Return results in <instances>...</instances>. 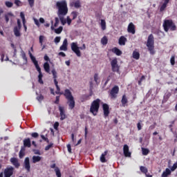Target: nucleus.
I'll return each mask as SVG.
<instances>
[{
  "label": "nucleus",
  "mask_w": 177,
  "mask_h": 177,
  "mask_svg": "<svg viewBox=\"0 0 177 177\" xmlns=\"http://www.w3.org/2000/svg\"><path fill=\"white\" fill-rule=\"evenodd\" d=\"M56 6L58 9L57 16L58 17H64L68 13V8H67V1L65 0L57 1Z\"/></svg>",
  "instance_id": "obj_1"
},
{
  "label": "nucleus",
  "mask_w": 177,
  "mask_h": 177,
  "mask_svg": "<svg viewBox=\"0 0 177 177\" xmlns=\"http://www.w3.org/2000/svg\"><path fill=\"white\" fill-rule=\"evenodd\" d=\"M64 96H65L66 99L68 100L67 104H68L69 109L73 110V109L75 107V100H74V97L71 91L68 88L65 89Z\"/></svg>",
  "instance_id": "obj_2"
},
{
  "label": "nucleus",
  "mask_w": 177,
  "mask_h": 177,
  "mask_svg": "<svg viewBox=\"0 0 177 177\" xmlns=\"http://www.w3.org/2000/svg\"><path fill=\"white\" fill-rule=\"evenodd\" d=\"M163 28L166 32H168L169 29L171 31H176V25H175L172 19L165 20L163 23Z\"/></svg>",
  "instance_id": "obj_3"
},
{
  "label": "nucleus",
  "mask_w": 177,
  "mask_h": 177,
  "mask_svg": "<svg viewBox=\"0 0 177 177\" xmlns=\"http://www.w3.org/2000/svg\"><path fill=\"white\" fill-rule=\"evenodd\" d=\"M147 46L150 55H156V50H154V36L153 34L149 35L147 41Z\"/></svg>",
  "instance_id": "obj_4"
},
{
  "label": "nucleus",
  "mask_w": 177,
  "mask_h": 177,
  "mask_svg": "<svg viewBox=\"0 0 177 177\" xmlns=\"http://www.w3.org/2000/svg\"><path fill=\"white\" fill-rule=\"evenodd\" d=\"M71 48L77 57H81V50H85L86 49V46L84 44L82 47H78L77 42H73L71 44ZM80 49L81 50H80Z\"/></svg>",
  "instance_id": "obj_5"
},
{
  "label": "nucleus",
  "mask_w": 177,
  "mask_h": 177,
  "mask_svg": "<svg viewBox=\"0 0 177 177\" xmlns=\"http://www.w3.org/2000/svg\"><path fill=\"white\" fill-rule=\"evenodd\" d=\"M100 99L97 98L91 103L90 113H91L93 115H97L99 109L100 108Z\"/></svg>",
  "instance_id": "obj_6"
},
{
  "label": "nucleus",
  "mask_w": 177,
  "mask_h": 177,
  "mask_svg": "<svg viewBox=\"0 0 177 177\" xmlns=\"http://www.w3.org/2000/svg\"><path fill=\"white\" fill-rule=\"evenodd\" d=\"M111 70L113 73H120V66H118V61L117 58L113 59L111 62Z\"/></svg>",
  "instance_id": "obj_7"
},
{
  "label": "nucleus",
  "mask_w": 177,
  "mask_h": 177,
  "mask_svg": "<svg viewBox=\"0 0 177 177\" xmlns=\"http://www.w3.org/2000/svg\"><path fill=\"white\" fill-rule=\"evenodd\" d=\"M15 173V167L10 166L4 169V177H10Z\"/></svg>",
  "instance_id": "obj_8"
},
{
  "label": "nucleus",
  "mask_w": 177,
  "mask_h": 177,
  "mask_svg": "<svg viewBox=\"0 0 177 177\" xmlns=\"http://www.w3.org/2000/svg\"><path fill=\"white\" fill-rule=\"evenodd\" d=\"M118 92H120V88L118 87V86H113L110 92L111 97L112 99H115V97H117V94H118Z\"/></svg>",
  "instance_id": "obj_9"
},
{
  "label": "nucleus",
  "mask_w": 177,
  "mask_h": 177,
  "mask_svg": "<svg viewBox=\"0 0 177 177\" xmlns=\"http://www.w3.org/2000/svg\"><path fill=\"white\" fill-rule=\"evenodd\" d=\"M24 167L26 169L27 172H30L31 169V165H30V158L26 157L24 161Z\"/></svg>",
  "instance_id": "obj_10"
},
{
  "label": "nucleus",
  "mask_w": 177,
  "mask_h": 177,
  "mask_svg": "<svg viewBox=\"0 0 177 177\" xmlns=\"http://www.w3.org/2000/svg\"><path fill=\"white\" fill-rule=\"evenodd\" d=\"M102 109L104 111V117L106 118V117H109V114H110V111H109L110 107L109 106V104H102Z\"/></svg>",
  "instance_id": "obj_11"
},
{
  "label": "nucleus",
  "mask_w": 177,
  "mask_h": 177,
  "mask_svg": "<svg viewBox=\"0 0 177 177\" xmlns=\"http://www.w3.org/2000/svg\"><path fill=\"white\" fill-rule=\"evenodd\" d=\"M10 162L15 168L19 169L20 167V162H19V159L17 158H11Z\"/></svg>",
  "instance_id": "obj_12"
},
{
  "label": "nucleus",
  "mask_w": 177,
  "mask_h": 177,
  "mask_svg": "<svg viewBox=\"0 0 177 177\" xmlns=\"http://www.w3.org/2000/svg\"><path fill=\"white\" fill-rule=\"evenodd\" d=\"M127 31L128 32H130V34H135L136 30H135V25L133 24V23L131 22L127 28Z\"/></svg>",
  "instance_id": "obj_13"
},
{
  "label": "nucleus",
  "mask_w": 177,
  "mask_h": 177,
  "mask_svg": "<svg viewBox=\"0 0 177 177\" xmlns=\"http://www.w3.org/2000/svg\"><path fill=\"white\" fill-rule=\"evenodd\" d=\"M123 153L125 157H131V152H129V147H128V145H124Z\"/></svg>",
  "instance_id": "obj_14"
},
{
  "label": "nucleus",
  "mask_w": 177,
  "mask_h": 177,
  "mask_svg": "<svg viewBox=\"0 0 177 177\" xmlns=\"http://www.w3.org/2000/svg\"><path fill=\"white\" fill-rule=\"evenodd\" d=\"M59 110L60 113V120L63 121V120H66V113H64V107L59 106Z\"/></svg>",
  "instance_id": "obj_15"
},
{
  "label": "nucleus",
  "mask_w": 177,
  "mask_h": 177,
  "mask_svg": "<svg viewBox=\"0 0 177 177\" xmlns=\"http://www.w3.org/2000/svg\"><path fill=\"white\" fill-rule=\"evenodd\" d=\"M10 17H15V15H13V13H12V12H8L4 15V19L6 20V24H8V23H9V20H10Z\"/></svg>",
  "instance_id": "obj_16"
},
{
  "label": "nucleus",
  "mask_w": 177,
  "mask_h": 177,
  "mask_svg": "<svg viewBox=\"0 0 177 177\" xmlns=\"http://www.w3.org/2000/svg\"><path fill=\"white\" fill-rule=\"evenodd\" d=\"M67 45H68L67 39H64L62 45L59 48V50H67Z\"/></svg>",
  "instance_id": "obj_17"
},
{
  "label": "nucleus",
  "mask_w": 177,
  "mask_h": 177,
  "mask_svg": "<svg viewBox=\"0 0 177 177\" xmlns=\"http://www.w3.org/2000/svg\"><path fill=\"white\" fill-rule=\"evenodd\" d=\"M71 6H75L76 9H80L81 8V1L80 0H77L76 1H73L70 3Z\"/></svg>",
  "instance_id": "obj_18"
},
{
  "label": "nucleus",
  "mask_w": 177,
  "mask_h": 177,
  "mask_svg": "<svg viewBox=\"0 0 177 177\" xmlns=\"http://www.w3.org/2000/svg\"><path fill=\"white\" fill-rule=\"evenodd\" d=\"M91 96H92V94H90V95L84 94L81 96L80 101L82 102H86V100H89V99H91Z\"/></svg>",
  "instance_id": "obj_19"
},
{
  "label": "nucleus",
  "mask_w": 177,
  "mask_h": 177,
  "mask_svg": "<svg viewBox=\"0 0 177 177\" xmlns=\"http://www.w3.org/2000/svg\"><path fill=\"white\" fill-rule=\"evenodd\" d=\"M108 153L109 151H105L103 153H102L100 158L101 162H107V160H106V156H107Z\"/></svg>",
  "instance_id": "obj_20"
},
{
  "label": "nucleus",
  "mask_w": 177,
  "mask_h": 177,
  "mask_svg": "<svg viewBox=\"0 0 177 177\" xmlns=\"http://www.w3.org/2000/svg\"><path fill=\"white\" fill-rule=\"evenodd\" d=\"M41 157L39 156H33L32 158V162L33 164H37V162H39L41 160Z\"/></svg>",
  "instance_id": "obj_21"
},
{
  "label": "nucleus",
  "mask_w": 177,
  "mask_h": 177,
  "mask_svg": "<svg viewBox=\"0 0 177 177\" xmlns=\"http://www.w3.org/2000/svg\"><path fill=\"white\" fill-rule=\"evenodd\" d=\"M127 38L124 36H121L120 38H119V41H118V44L120 46H124L125 45V44L127 43Z\"/></svg>",
  "instance_id": "obj_22"
},
{
  "label": "nucleus",
  "mask_w": 177,
  "mask_h": 177,
  "mask_svg": "<svg viewBox=\"0 0 177 177\" xmlns=\"http://www.w3.org/2000/svg\"><path fill=\"white\" fill-rule=\"evenodd\" d=\"M54 83L57 88V91H55L56 95H63V93H60V87L59 86V82H57V80H55Z\"/></svg>",
  "instance_id": "obj_23"
},
{
  "label": "nucleus",
  "mask_w": 177,
  "mask_h": 177,
  "mask_svg": "<svg viewBox=\"0 0 177 177\" xmlns=\"http://www.w3.org/2000/svg\"><path fill=\"white\" fill-rule=\"evenodd\" d=\"M24 146H25V147H31V140H30V138L24 139Z\"/></svg>",
  "instance_id": "obj_24"
},
{
  "label": "nucleus",
  "mask_w": 177,
  "mask_h": 177,
  "mask_svg": "<svg viewBox=\"0 0 177 177\" xmlns=\"http://www.w3.org/2000/svg\"><path fill=\"white\" fill-rule=\"evenodd\" d=\"M113 53H115L117 56H121L122 55V51L118 49L117 47L112 48Z\"/></svg>",
  "instance_id": "obj_25"
},
{
  "label": "nucleus",
  "mask_w": 177,
  "mask_h": 177,
  "mask_svg": "<svg viewBox=\"0 0 177 177\" xmlns=\"http://www.w3.org/2000/svg\"><path fill=\"white\" fill-rule=\"evenodd\" d=\"M171 175V169L167 168L165 171L162 174L161 177H168Z\"/></svg>",
  "instance_id": "obj_26"
},
{
  "label": "nucleus",
  "mask_w": 177,
  "mask_h": 177,
  "mask_svg": "<svg viewBox=\"0 0 177 177\" xmlns=\"http://www.w3.org/2000/svg\"><path fill=\"white\" fill-rule=\"evenodd\" d=\"M20 30L21 29L19 28H17V26H15L14 28V34L15 37H20L21 35V34L20 33Z\"/></svg>",
  "instance_id": "obj_27"
},
{
  "label": "nucleus",
  "mask_w": 177,
  "mask_h": 177,
  "mask_svg": "<svg viewBox=\"0 0 177 177\" xmlns=\"http://www.w3.org/2000/svg\"><path fill=\"white\" fill-rule=\"evenodd\" d=\"M44 68L46 71V73H50V66L48 62L44 63Z\"/></svg>",
  "instance_id": "obj_28"
},
{
  "label": "nucleus",
  "mask_w": 177,
  "mask_h": 177,
  "mask_svg": "<svg viewBox=\"0 0 177 177\" xmlns=\"http://www.w3.org/2000/svg\"><path fill=\"white\" fill-rule=\"evenodd\" d=\"M133 58L136 59V60H139L140 58V54L138 51L133 52Z\"/></svg>",
  "instance_id": "obj_29"
},
{
  "label": "nucleus",
  "mask_w": 177,
  "mask_h": 177,
  "mask_svg": "<svg viewBox=\"0 0 177 177\" xmlns=\"http://www.w3.org/2000/svg\"><path fill=\"white\" fill-rule=\"evenodd\" d=\"M122 104L124 107H125V104L128 103V99L127 98V95H124L122 97L121 100Z\"/></svg>",
  "instance_id": "obj_30"
},
{
  "label": "nucleus",
  "mask_w": 177,
  "mask_h": 177,
  "mask_svg": "<svg viewBox=\"0 0 177 177\" xmlns=\"http://www.w3.org/2000/svg\"><path fill=\"white\" fill-rule=\"evenodd\" d=\"M21 56L22 59L25 61V64H27L28 63V59H27V56L26 55V53H24L23 50L21 51Z\"/></svg>",
  "instance_id": "obj_31"
},
{
  "label": "nucleus",
  "mask_w": 177,
  "mask_h": 177,
  "mask_svg": "<svg viewBox=\"0 0 177 177\" xmlns=\"http://www.w3.org/2000/svg\"><path fill=\"white\" fill-rule=\"evenodd\" d=\"M141 150L142 152V156H147V154H149V153H150V150H149V149L142 147Z\"/></svg>",
  "instance_id": "obj_32"
},
{
  "label": "nucleus",
  "mask_w": 177,
  "mask_h": 177,
  "mask_svg": "<svg viewBox=\"0 0 177 177\" xmlns=\"http://www.w3.org/2000/svg\"><path fill=\"white\" fill-rule=\"evenodd\" d=\"M109 41V39H107V37L104 36L101 39V44L102 45H107V42Z\"/></svg>",
  "instance_id": "obj_33"
},
{
  "label": "nucleus",
  "mask_w": 177,
  "mask_h": 177,
  "mask_svg": "<svg viewBox=\"0 0 177 177\" xmlns=\"http://www.w3.org/2000/svg\"><path fill=\"white\" fill-rule=\"evenodd\" d=\"M102 30L104 31L106 30V21L104 19H101V23H100Z\"/></svg>",
  "instance_id": "obj_34"
},
{
  "label": "nucleus",
  "mask_w": 177,
  "mask_h": 177,
  "mask_svg": "<svg viewBox=\"0 0 177 177\" xmlns=\"http://www.w3.org/2000/svg\"><path fill=\"white\" fill-rule=\"evenodd\" d=\"M168 5V3L164 2L162 5L160 6V12H164L165 9L167 8V6Z\"/></svg>",
  "instance_id": "obj_35"
},
{
  "label": "nucleus",
  "mask_w": 177,
  "mask_h": 177,
  "mask_svg": "<svg viewBox=\"0 0 177 177\" xmlns=\"http://www.w3.org/2000/svg\"><path fill=\"white\" fill-rule=\"evenodd\" d=\"M55 171L57 177H62V172H60V169H59V167H55Z\"/></svg>",
  "instance_id": "obj_36"
},
{
  "label": "nucleus",
  "mask_w": 177,
  "mask_h": 177,
  "mask_svg": "<svg viewBox=\"0 0 177 177\" xmlns=\"http://www.w3.org/2000/svg\"><path fill=\"white\" fill-rule=\"evenodd\" d=\"M62 31H63V26H59L58 28L55 29V34H61Z\"/></svg>",
  "instance_id": "obj_37"
},
{
  "label": "nucleus",
  "mask_w": 177,
  "mask_h": 177,
  "mask_svg": "<svg viewBox=\"0 0 177 177\" xmlns=\"http://www.w3.org/2000/svg\"><path fill=\"white\" fill-rule=\"evenodd\" d=\"M51 73L53 74V79H54V82H55V80H56V78H57V72H56L55 69H53L51 71Z\"/></svg>",
  "instance_id": "obj_38"
},
{
  "label": "nucleus",
  "mask_w": 177,
  "mask_h": 177,
  "mask_svg": "<svg viewBox=\"0 0 177 177\" xmlns=\"http://www.w3.org/2000/svg\"><path fill=\"white\" fill-rule=\"evenodd\" d=\"M42 77H44V75H42V73H39L38 75V82L39 84H44V80H42Z\"/></svg>",
  "instance_id": "obj_39"
},
{
  "label": "nucleus",
  "mask_w": 177,
  "mask_h": 177,
  "mask_svg": "<svg viewBox=\"0 0 177 177\" xmlns=\"http://www.w3.org/2000/svg\"><path fill=\"white\" fill-rule=\"evenodd\" d=\"M59 18L62 26H65L66 23H67V20L64 19V17H59Z\"/></svg>",
  "instance_id": "obj_40"
},
{
  "label": "nucleus",
  "mask_w": 177,
  "mask_h": 177,
  "mask_svg": "<svg viewBox=\"0 0 177 177\" xmlns=\"http://www.w3.org/2000/svg\"><path fill=\"white\" fill-rule=\"evenodd\" d=\"M140 169L141 172H142V174H146L148 172L147 168H146L145 167L141 166L140 167Z\"/></svg>",
  "instance_id": "obj_41"
},
{
  "label": "nucleus",
  "mask_w": 177,
  "mask_h": 177,
  "mask_svg": "<svg viewBox=\"0 0 177 177\" xmlns=\"http://www.w3.org/2000/svg\"><path fill=\"white\" fill-rule=\"evenodd\" d=\"M6 6H7V8H12V6H13V3L10 1H6Z\"/></svg>",
  "instance_id": "obj_42"
},
{
  "label": "nucleus",
  "mask_w": 177,
  "mask_h": 177,
  "mask_svg": "<svg viewBox=\"0 0 177 177\" xmlns=\"http://www.w3.org/2000/svg\"><path fill=\"white\" fill-rule=\"evenodd\" d=\"M35 66V68L37 71H38L39 74H42V72L41 71V67H39V65L37 64Z\"/></svg>",
  "instance_id": "obj_43"
},
{
  "label": "nucleus",
  "mask_w": 177,
  "mask_h": 177,
  "mask_svg": "<svg viewBox=\"0 0 177 177\" xmlns=\"http://www.w3.org/2000/svg\"><path fill=\"white\" fill-rule=\"evenodd\" d=\"M73 15V20H75V19H77V17L78 16V12L73 11L72 12Z\"/></svg>",
  "instance_id": "obj_44"
},
{
  "label": "nucleus",
  "mask_w": 177,
  "mask_h": 177,
  "mask_svg": "<svg viewBox=\"0 0 177 177\" xmlns=\"http://www.w3.org/2000/svg\"><path fill=\"white\" fill-rule=\"evenodd\" d=\"M24 156H26V152L20 151L19 153V158H23V157H24Z\"/></svg>",
  "instance_id": "obj_45"
},
{
  "label": "nucleus",
  "mask_w": 177,
  "mask_h": 177,
  "mask_svg": "<svg viewBox=\"0 0 177 177\" xmlns=\"http://www.w3.org/2000/svg\"><path fill=\"white\" fill-rule=\"evenodd\" d=\"M45 38V37H44L43 35H40L39 37V44L42 46L43 45V42H44V39Z\"/></svg>",
  "instance_id": "obj_46"
},
{
  "label": "nucleus",
  "mask_w": 177,
  "mask_h": 177,
  "mask_svg": "<svg viewBox=\"0 0 177 177\" xmlns=\"http://www.w3.org/2000/svg\"><path fill=\"white\" fill-rule=\"evenodd\" d=\"M32 138H34L35 139H37L39 136V134L38 133H31Z\"/></svg>",
  "instance_id": "obj_47"
},
{
  "label": "nucleus",
  "mask_w": 177,
  "mask_h": 177,
  "mask_svg": "<svg viewBox=\"0 0 177 177\" xmlns=\"http://www.w3.org/2000/svg\"><path fill=\"white\" fill-rule=\"evenodd\" d=\"M51 147H53V143H50V145H47V146L45 147L46 151H48V150H49L50 149H51Z\"/></svg>",
  "instance_id": "obj_48"
},
{
  "label": "nucleus",
  "mask_w": 177,
  "mask_h": 177,
  "mask_svg": "<svg viewBox=\"0 0 177 177\" xmlns=\"http://www.w3.org/2000/svg\"><path fill=\"white\" fill-rule=\"evenodd\" d=\"M60 39H62V37H56L54 39V42L55 44H59V42H60Z\"/></svg>",
  "instance_id": "obj_49"
},
{
  "label": "nucleus",
  "mask_w": 177,
  "mask_h": 177,
  "mask_svg": "<svg viewBox=\"0 0 177 177\" xmlns=\"http://www.w3.org/2000/svg\"><path fill=\"white\" fill-rule=\"evenodd\" d=\"M30 59L32 60V63L34 64V65H37L38 64V61H37V59H35V57H33L32 58H30Z\"/></svg>",
  "instance_id": "obj_50"
},
{
  "label": "nucleus",
  "mask_w": 177,
  "mask_h": 177,
  "mask_svg": "<svg viewBox=\"0 0 177 177\" xmlns=\"http://www.w3.org/2000/svg\"><path fill=\"white\" fill-rule=\"evenodd\" d=\"M170 62L171 66H174L175 64V56H172L171 57Z\"/></svg>",
  "instance_id": "obj_51"
},
{
  "label": "nucleus",
  "mask_w": 177,
  "mask_h": 177,
  "mask_svg": "<svg viewBox=\"0 0 177 177\" xmlns=\"http://www.w3.org/2000/svg\"><path fill=\"white\" fill-rule=\"evenodd\" d=\"M37 100H38V102H42V100H44V95H39L38 97H37Z\"/></svg>",
  "instance_id": "obj_52"
},
{
  "label": "nucleus",
  "mask_w": 177,
  "mask_h": 177,
  "mask_svg": "<svg viewBox=\"0 0 177 177\" xmlns=\"http://www.w3.org/2000/svg\"><path fill=\"white\" fill-rule=\"evenodd\" d=\"M97 80H99V75L97 73H95L94 75V81L97 84Z\"/></svg>",
  "instance_id": "obj_53"
},
{
  "label": "nucleus",
  "mask_w": 177,
  "mask_h": 177,
  "mask_svg": "<svg viewBox=\"0 0 177 177\" xmlns=\"http://www.w3.org/2000/svg\"><path fill=\"white\" fill-rule=\"evenodd\" d=\"M15 3L17 6H21V1L20 0H15Z\"/></svg>",
  "instance_id": "obj_54"
},
{
  "label": "nucleus",
  "mask_w": 177,
  "mask_h": 177,
  "mask_svg": "<svg viewBox=\"0 0 177 177\" xmlns=\"http://www.w3.org/2000/svg\"><path fill=\"white\" fill-rule=\"evenodd\" d=\"M28 2L31 8L34 6V0H28Z\"/></svg>",
  "instance_id": "obj_55"
},
{
  "label": "nucleus",
  "mask_w": 177,
  "mask_h": 177,
  "mask_svg": "<svg viewBox=\"0 0 177 177\" xmlns=\"http://www.w3.org/2000/svg\"><path fill=\"white\" fill-rule=\"evenodd\" d=\"M17 28H21V22L20 21V19H17Z\"/></svg>",
  "instance_id": "obj_56"
},
{
  "label": "nucleus",
  "mask_w": 177,
  "mask_h": 177,
  "mask_svg": "<svg viewBox=\"0 0 177 177\" xmlns=\"http://www.w3.org/2000/svg\"><path fill=\"white\" fill-rule=\"evenodd\" d=\"M169 96H171V93H167L164 96V100H168L169 99Z\"/></svg>",
  "instance_id": "obj_57"
},
{
  "label": "nucleus",
  "mask_w": 177,
  "mask_h": 177,
  "mask_svg": "<svg viewBox=\"0 0 177 177\" xmlns=\"http://www.w3.org/2000/svg\"><path fill=\"white\" fill-rule=\"evenodd\" d=\"M59 102H60V96H57L55 100V104H59Z\"/></svg>",
  "instance_id": "obj_58"
},
{
  "label": "nucleus",
  "mask_w": 177,
  "mask_h": 177,
  "mask_svg": "<svg viewBox=\"0 0 177 177\" xmlns=\"http://www.w3.org/2000/svg\"><path fill=\"white\" fill-rule=\"evenodd\" d=\"M177 166L175 165V163L173 165V166L171 167L170 171H171L172 172H174V171H175V169H176Z\"/></svg>",
  "instance_id": "obj_59"
},
{
  "label": "nucleus",
  "mask_w": 177,
  "mask_h": 177,
  "mask_svg": "<svg viewBox=\"0 0 177 177\" xmlns=\"http://www.w3.org/2000/svg\"><path fill=\"white\" fill-rule=\"evenodd\" d=\"M58 24H59V18L55 17V23L54 24V27H57Z\"/></svg>",
  "instance_id": "obj_60"
},
{
  "label": "nucleus",
  "mask_w": 177,
  "mask_h": 177,
  "mask_svg": "<svg viewBox=\"0 0 177 177\" xmlns=\"http://www.w3.org/2000/svg\"><path fill=\"white\" fill-rule=\"evenodd\" d=\"M34 21H35V24H36V26H37V27H39V26H40L39 21H38V19H34Z\"/></svg>",
  "instance_id": "obj_61"
},
{
  "label": "nucleus",
  "mask_w": 177,
  "mask_h": 177,
  "mask_svg": "<svg viewBox=\"0 0 177 177\" xmlns=\"http://www.w3.org/2000/svg\"><path fill=\"white\" fill-rule=\"evenodd\" d=\"M58 56H62V57H66V53H64L63 52H59L58 53Z\"/></svg>",
  "instance_id": "obj_62"
},
{
  "label": "nucleus",
  "mask_w": 177,
  "mask_h": 177,
  "mask_svg": "<svg viewBox=\"0 0 177 177\" xmlns=\"http://www.w3.org/2000/svg\"><path fill=\"white\" fill-rule=\"evenodd\" d=\"M53 127H54V129H57V128H59V123H58L57 122H56L54 124Z\"/></svg>",
  "instance_id": "obj_63"
},
{
  "label": "nucleus",
  "mask_w": 177,
  "mask_h": 177,
  "mask_svg": "<svg viewBox=\"0 0 177 177\" xmlns=\"http://www.w3.org/2000/svg\"><path fill=\"white\" fill-rule=\"evenodd\" d=\"M67 149H68V153H72V152H71V145L70 144H68V145H67Z\"/></svg>",
  "instance_id": "obj_64"
}]
</instances>
